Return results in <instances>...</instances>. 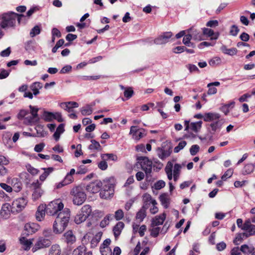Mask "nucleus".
I'll return each instance as SVG.
<instances>
[{
    "mask_svg": "<svg viewBox=\"0 0 255 255\" xmlns=\"http://www.w3.org/2000/svg\"><path fill=\"white\" fill-rule=\"evenodd\" d=\"M70 212L65 208L58 213L53 225V232L55 234L62 233L67 227L70 218Z\"/></svg>",
    "mask_w": 255,
    "mask_h": 255,
    "instance_id": "1",
    "label": "nucleus"
},
{
    "mask_svg": "<svg viewBox=\"0 0 255 255\" xmlns=\"http://www.w3.org/2000/svg\"><path fill=\"white\" fill-rule=\"evenodd\" d=\"M111 179H105L103 181L102 189L100 193V196L104 199H110L114 194V184L111 182Z\"/></svg>",
    "mask_w": 255,
    "mask_h": 255,
    "instance_id": "2",
    "label": "nucleus"
},
{
    "mask_svg": "<svg viewBox=\"0 0 255 255\" xmlns=\"http://www.w3.org/2000/svg\"><path fill=\"white\" fill-rule=\"evenodd\" d=\"M64 205L60 200H56L49 203L46 207V213L50 216L58 215L60 212H62Z\"/></svg>",
    "mask_w": 255,
    "mask_h": 255,
    "instance_id": "3",
    "label": "nucleus"
},
{
    "mask_svg": "<svg viewBox=\"0 0 255 255\" xmlns=\"http://www.w3.org/2000/svg\"><path fill=\"white\" fill-rule=\"evenodd\" d=\"M73 197L74 204L76 205H82L86 199V195L81 188L76 187L72 188L70 192Z\"/></svg>",
    "mask_w": 255,
    "mask_h": 255,
    "instance_id": "4",
    "label": "nucleus"
},
{
    "mask_svg": "<svg viewBox=\"0 0 255 255\" xmlns=\"http://www.w3.org/2000/svg\"><path fill=\"white\" fill-rule=\"evenodd\" d=\"M137 160L141 169L145 172L146 176L148 177L152 171V161L146 157H139L137 158Z\"/></svg>",
    "mask_w": 255,
    "mask_h": 255,
    "instance_id": "5",
    "label": "nucleus"
},
{
    "mask_svg": "<svg viewBox=\"0 0 255 255\" xmlns=\"http://www.w3.org/2000/svg\"><path fill=\"white\" fill-rule=\"evenodd\" d=\"M27 200L24 197L19 198L14 200L11 205V211L19 212L26 206Z\"/></svg>",
    "mask_w": 255,
    "mask_h": 255,
    "instance_id": "6",
    "label": "nucleus"
},
{
    "mask_svg": "<svg viewBox=\"0 0 255 255\" xmlns=\"http://www.w3.org/2000/svg\"><path fill=\"white\" fill-rule=\"evenodd\" d=\"M30 110V115L26 117L25 119L24 123L26 125H31L35 123H36L39 120L38 117L37 112L38 111V108L33 107L31 105L29 106Z\"/></svg>",
    "mask_w": 255,
    "mask_h": 255,
    "instance_id": "7",
    "label": "nucleus"
},
{
    "mask_svg": "<svg viewBox=\"0 0 255 255\" xmlns=\"http://www.w3.org/2000/svg\"><path fill=\"white\" fill-rule=\"evenodd\" d=\"M30 188L32 191V198L35 201L38 199L43 194V190L41 188V184L37 180L33 182L30 185Z\"/></svg>",
    "mask_w": 255,
    "mask_h": 255,
    "instance_id": "8",
    "label": "nucleus"
},
{
    "mask_svg": "<svg viewBox=\"0 0 255 255\" xmlns=\"http://www.w3.org/2000/svg\"><path fill=\"white\" fill-rule=\"evenodd\" d=\"M172 36L171 32H164L154 40V43L157 45L165 44L168 42Z\"/></svg>",
    "mask_w": 255,
    "mask_h": 255,
    "instance_id": "9",
    "label": "nucleus"
},
{
    "mask_svg": "<svg viewBox=\"0 0 255 255\" xmlns=\"http://www.w3.org/2000/svg\"><path fill=\"white\" fill-rule=\"evenodd\" d=\"M38 230V225L34 223H27L25 225L22 233L23 236H27L35 233Z\"/></svg>",
    "mask_w": 255,
    "mask_h": 255,
    "instance_id": "10",
    "label": "nucleus"
},
{
    "mask_svg": "<svg viewBox=\"0 0 255 255\" xmlns=\"http://www.w3.org/2000/svg\"><path fill=\"white\" fill-rule=\"evenodd\" d=\"M15 17H1L0 18V25L1 27H12L15 22Z\"/></svg>",
    "mask_w": 255,
    "mask_h": 255,
    "instance_id": "11",
    "label": "nucleus"
},
{
    "mask_svg": "<svg viewBox=\"0 0 255 255\" xmlns=\"http://www.w3.org/2000/svg\"><path fill=\"white\" fill-rule=\"evenodd\" d=\"M103 185V182H102L100 181H96L92 182L87 185V190L88 191L92 193H96L100 190Z\"/></svg>",
    "mask_w": 255,
    "mask_h": 255,
    "instance_id": "12",
    "label": "nucleus"
},
{
    "mask_svg": "<svg viewBox=\"0 0 255 255\" xmlns=\"http://www.w3.org/2000/svg\"><path fill=\"white\" fill-rule=\"evenodd\" d=\"M51 244V241L50 239H46L44 237H40L35 244V248L39 250L42 248H46L50 246Z\"/></svg>",
    "mask_w": 255,
    "mask_h": 255,
    "instance_id": "13",
    "label": "nucleus"
},
{
    "mask_svg": "<svg viewBox=\"0 0 255 255\" xmlns=\"http://www.w3.org/2000/svg\"><path fill=\"white\" fill-rule=\"evenodd\" d=\"M142 201L143 202V205L142 207L148 209L150 204H157V202L155 200L152 198L151 195L147 193H145L142 196Z\"/></svg>",
    "mask_w": 255,
    "mask_h": 255,
    "instance_id": "14",
    "label": "nucleus"
},
{
    "mask_svg": "<svg viewBox=\"0 0 255 255\" xmlns=\"http://www.w3.org/2000/svg\"><path fill=\"white\" fill-rule=\"evenodd\" d=\"M220 115L217 113H207L204 115V121L205 122L218 121L220 120Z\"/></svg>",
    "mask_w": 255,
    "mask_h": 255,
    "instance_id": "15",
    "label": "nucleus"
},
{
    "mask_svg": "<svg viewBox=\"0 0 255 255\" xmlns=\"http://www.w3.org/2000/svg\"><path fill=\"white\" fill-rule=\"evenodd\" d=\"M171 151L172 150L170 147L168 149L158 147L157 149V155L161 159H164L168 157L170 155Z\"/></svg>",
    "mask_w": 255,
    "mask_h": 255,
    "instance_id": "16",
    "label": "nucleus"
},
{
    "mask_svg": "<svg viewBox=\"0 0 255 255\" xmlns=\"http://www.w3.org/2000/svg\"><path fill=\"white\" fill-rule=\"evenodd\" d=\"M242 229L248 231V237L255 234V225L252 224L249 220L245 222Z\"/></svg>",
    "mask_w": 255,
    "mask_h": 255,
    "instance_id": "17",
    "label": "nucleus"
},
{
    "mask_svg": "<svg viewBox=\"0 0 255 255\" xmlns=\"http://www.w3.org/2000/svg\"><path fill=\"white\" fill-rule=\"evenodd\" d=\"M11 209V206L8 203L4 204L0 212V215L4 219L8 218L10 215V209Z\"/></svg>",
    "mask_w": 255,
    "mask_h": 255,
    "instance_id": "18",
    "label": "nucleus"
},
{
    "mask_svg": "<svg viewBox=\"0 0 255 255\" xmlns=\"http://www.w3.org/2000/svg\"><path fill=\"white\" fill-rule=\"evenodd\" d=\"M166 218V215L164 213L162 215L157 216L152 220L151 226L152 227H156L160 225H162Z\"/></svg>",
    "mask_w": 255,
    "mask_h": 255,
    "instance_id": "19",
    "label": "nucleus"
},
{
    "mask_svg": "<svg viewBox=\"0 0 255 255\" xmlns=\"http://www.w3.org/2000/svg\"><path fill=\"white\" fill-rule=\"evenodd\" d=\"M46 207L43 205H40L37 209L35 214L36 218L37 221H41L43 220L46 212Z\"/></svg>",
    "mask_w": 255,
    "mask_h": 255,
    "instance_id": "20",
    "label": "nucleus"
},
{
    "mask_svg": "<svg viewBox=\"0 0 255 255\" xmlns=\"http://www.w3.org/2000/svg\"><path fill=\"white\" fill-rule=\"evenodd\" d=\"M8 162V160L4 156L0 155V176H3L6 173L7 170L3 165H6Z\"/></svg>",
    "mask_w": 255,
    "mask_h": 255,
    "instance_id": "21",
    "label": "nucleus"
},
{
    "mask_svg": "<svg viewBox=\"0 0 255 255\" xmlns=\"http://www.w3.org/2000/svg\"><path fill=\"white\" fill-rule=\"evenodd\" d=\"M203 33L204 35L210 37L211 40H216L219 37L218 33H215L213 30L208 28L203 29Z\"/></svg>",
    "mask_w": 255,
    "mask_h": 255,
    "instance_id": "22",
    "label": "nucleus"
},
{
    "mask_svg": "<svg viewBox=\"0 0 255 255\" xmlns=\"http://www.w3.org/2000/svg\"><path fill=\"white\" fill-rule=\"evenodd\" d=\"M125 224L123 222H119L113 228V232L115 238L117 239L121 234L124 228Z\"/></svg>",
    "mask_w": 255,
    "mask_h": 255,
    "instance_id": "23",
    "label": "nucleus"
},
{
    "mask_svg": "<svg viewBox=\"0 0 255 255\" xmlns=\"http://www.w3.org/2000/svg\"><path fill=\"white\" fill-rule=\"evenodd\" d=\"M66 242L68 244H72L76 241V238L72 232L70 230L67 231L64 234Z\"/></svg>",
    "mask_w": 255,
    "mask_h": 255,
    "instance_id": "24",
    "label": "nucleus"
},
{
    "mask_svg": "<svg viewBox=\"0 0 255 255\" xmlns=\"http://www.w3.org/2000/svg\"><path fill=\"white\" fill-rule=\"evenodd\" d=\"M25 236L20 237L19 240L20 243L23 246L24 250H28L30 249L32 242L31 241L27 240Z\"/></svg>",
    "mask_w": 255,
    "mask_h": 255,
    "instance_id": "25",
    "label": "nucleus"
},
{
    "mask_svg": "<svg viewBox=\"0 0 255 255\" xmlns=\"http://www.w3.org/2000/svg\"><path fill=\"white\" fill-rule=\"evenodd\" d=\"M30 88L33 95L36 96L39 94V90L42 88V84L38 82H35L30 86Z\"/></svg>",
    "mask_w": 255,
    "mask_h": 255,
    "instance_id": "26",
    "label": "nucleus"
},
{
    "mask_svg": "<svg viewBox=\"0 0 255 255\" xmlns=\"http://www.w3.org/2000/svg\"><path fill=\"white\" fill-rule=\"evenodd\" d=\"M255 248L253 246H248L247 245H242L240 247V251L245 255L252 254L254 251Z\"/></svg>",
    "mask_w": 255,
    "mask_h": 255,
    "instance_id": "27",
    "label": "nucleus"
},
{
    "mask_svg": "<svg viewBox=\"0 0 255 255\" xmlns=\"http://www.w3.org/2000/svg\"><path fill=\"white\" fill-rule=\"evenodd\" d=\"M159 200L161 205L165 208H167L169 204V198L167 194L164 193L159 196Z\"/></svg>",
    "mask_w": 255,
    "mask_h": 255,
    "instance_id": "28",
    "label": "nucleus"
},
{
    "mask_svg": "<svg viewBox=\"0 0 255 255\" xmlns=\"http://www.w3.org/2000/svg\"><path fill=\"white\" fill-rule=\"evenodd\" d=\"M221 50L224 53L229 55H231V56L235 55L237 53V49L236 48H232L228 49L225 45H223L221 47Z\"/></svg>",
    "mask_w": 255,
    "mask_h": 255,
    "instance_id": "29",
    "label": "nucleus"
},
{
    "mask_svg": "<svg viewBox=\"0 0 255 255\" xmlns=\"http://www.w3.org/2000/svg\"><path fill=\"white\" fill-rule=\"evenodd\" d=\"M60 247L57 244L52 245L49 251V255H60Z\"/></svg>",
    "mask_w": 255,
    "mask_h": 255,
    "instance_id": "30",
    "label": "nucleus"
},
{
    "mask_svg": "<svg viewBox=\"0 0 255 255\" xmlns=\"http://www.w3.org/2000/svg\"><path fill=\"white\" fill-rule=\"evenodd\" d=\"M102 234L101 233H98L97 234L91 241V248L96 247L98 244L101 240Z\"/></svg>",
    "mask_w": 255,
    "mask_h": 255,
    "instance_id": "31",
    "label": "nucleus"
},
{
    "mask_svg": "<svg viewBox=\"0 0 255 255\" xmlns=\"http://www.w3.org/2000/svg\"><path fill=\"white\" fill-rule=\"evenodd\" d=\"M223 124V120L221 119L217 121L216 122L211 123L210 125L212 131H216L217 129H220Z\"/></svg>",
    "mask_w": 255,
    "mask_h": 255,
    "instance_id": "32",
    "label": "nucleus"
},
{
    "mask_svg": "<svg viewBox=\"0 0 255 255\" xmlns=\"http://www.w3.org/2000/svg\"><path fill=\"white\" fill-rule=\"evenodd\" d=\"M146 208L142 207L140 210L137 213L136 218L137 220H139L140 222H142L146 217Z\"/></svg>",
    "mask_w": 255,
    "mask_h": 255,
    "instance_id": "33",
    "label": "nucleus"
},
{
    "mask_svg": "<svg viewBox=\"0 0 255 255\" xmlns=\"http://www.w3.org/2000/svg\"><path fill=\"white\" fill-rule=\"evenodd\" d=\"M86 247L84 246H80L74 250L72 252V255H85L86 253Z\"/></svg>",
    "mask_w": 255,
    "mask_h": 255,
    "instance_id": "34",
    "label": "nucleus"
},
{
    "mask_svg": "<svg viewBox=\"0 0 255 255\" xmlns=\"http://www.w3.org/2000/svg\"><path fill=\"white\" fill-rule=\"evenodd\" d=\"M43 169L44 170V172L39 177V179L42 182L44 181L46 179L49 174L53 171L54 168L53 167H49L47 168H43Z\"/></svg>",
    "mask_w": 255,
    "mask_h": 255,
    "instance_id": "35",
    "label": "nucleus"
},
{
    "mask_svg": "<svg viewBox=\"0 0 255 255\" xmlns=\"http://www.w3.org/2000/svg\"><path fill=\"white\" fill-rule=\"evenodd\" d=\"M202 124V122L201 121L195 123H191L189 128L194 132H197L201 128Z\"/></svg>",
    "mask_w": 255,
    "mask_h": 255,
    "instance_id": "36",
    "label": "nucleus"
},
{
    "mask_svg": "<svg viewBox=\"0 0 255 255\" xmlns=\"http://www.w3.org/2000/svg\"><path fill=\"white\" fill-rule=\"evenodd\" d=\"M80 212L88 218L92 212L91 207L89 205H85L82 207Z\"/></svg>",
    "mask_w": 255,
    "mask_h": 255,
    "instance_id": "37",
    "label": "nucleus"
},
{
    "mask_svg": "<svg viewBox=\"0 0 255 255\" xmlns=\"http://www.w3.org/2000/svg\"><path fill=\"white\" fill-rule=\"evenodd\" d=\"M91 144L89 146V149L90 150H101V145L98 141L95 140H91Z\"/></svg>",
    "mask_w": 255,
    "mask_h": 255,
    "instance_id": "38",
    "label": "nucleus"
},
{
    "mask_svg": "<svg viewBox=\"0 0 255 255\" xmlns=\"http://www.w3.org/2000/svg\"><path fill=\"white\" fill-rule=\"evenodd\" d=\"M87 218V217L80 212L76 216L75 218V222L77 224H79L85 221Z\"/></svg>",
    "mask_w": 255,
    "mask_h": 255,
    "instance_id": "39",
    "label": "nucleus"
},
{
    "mask_svg": "<svg viewBox=\"0 0 255 255\" xmlns=\"http://www.w3.org/2000/svg\"><path fill=\"white\" fill-rule=\"evenodd\" d=\"M192 38V35L191 34H188L184 35V37L183 39V43L185 45L189 47L191 46L193 47L194 44L190 42V40Z\"/></svg>",
    "mask_w": 255,
    "mask_h": 255,
    "instance_id": "40",
    "label": "nucleus"
},
{
    "mask_svg": "<svg viewBox=\"0 0 255 255\" xmlns=\"http://www.w3.org/2000/svg\"><path fill=\"white\" fill-rule=\"evenodd\" d=\"M244 237H248V234L246 233L238 234L233 241L234 244L238 245L239 244V242H242L243 240Z\"/></svg>",
    "mask_w": 255,
    "mask_h": 255,
    "instance_id": "41",
    "label": "nucleus"
},
{
    "mask_svg": "<svg viewBox=\"0 0 255 255\" xmlns=\"http://www.w3.org/2000/svg\"><path fill=\"white\" fill-rule=\"evenodd\" d=\"M101 158L103 160L111 159L113 161H116L117 156L113 153H105L101 155Z\"/></svg>",
    "mask_w": 255,
    "mask_h": 255,
    "instance_id": "42",
    "label": "nucleus"
},
{
    "mask_svg": "<svg viewBox=\"0 0 255 255\" xmlns=\"http://www.w3.org/2000/svg\"><path fill=\"white\" fill-rule=\"evenodd\" d=\"M43 235L44 238L46 239H50L51 241L54 238V235L50 229H47L43 230Z\"/></svg>",
    "mask_w": 255,
    "mask_h": 255,
    "instance_id": "43",
    "label": "nucleus"
},
{
    "mask_svg": "<svg viewBox=\"0 0 255 255\" xmlns=\"http://www.w3.org/2000/svg\"><path fill=\"white\" fill-rule=\"evenodd\" d=\"M29 114V113L28 111L25 110H21L19 111L17 117L19 120H23L24 122L25 121V118L28 116Z\"/></svg>",
    "mask_w": 255,
    "mask_h": 255,
    "instance_id": "44",
    "label": "nucleus"
},
{
    "mask_svg": "<svg viewBox=\"0 0 255 255\" xmlns=\"http://www.w3.org/2000/svg\"><path fill=\"white\" fill-rule=\"evenodd\" d=\"M81 112L83 116L90 115L92 113V109L90 106L88 105L86 107L82 108L81 110Z\"/></svg>",
    "mask_w": 255,
    "mask_h": 255,
    "instance_id": "45",
    "label": "nucleus"
},
{
    "mask_svg": "<svg viewBox=\"0 0 255 255\" xmlns=\"http://www.w3.org/2000/svg\"><path fill=\"white\" fill-rule=\"evenodd\" d=\"M145 130L144 129L141 128L139 131L132 136L133 138L135 140H139L141 138L145 135Z\"/></svg>",
    "mask_w": 255,
    "mask_h": 255,
    "instance_id": "46",
    "label": "nucleus"
},
{
    "mask_svg": "<svg viewBox=\"0 0 255 255\" xmlns=\"http://www.w3.org/2000/svg\"><path fill=\"white\" fill-rule=\"evenodd\" d=\"M41 29L39 26H35L30 31V35L32 37H34L36 35L39 34L40 33Z\"/></svg>",
    "mask_w": 255,
    "mask_h": 255,
    "instance_id": "47",
    "label": "nucleus"
},
{
    "mask_svg": "<svg viewBox=\"0 0 255 255\" xmlns=\"http://www.w3.org/2000/svg\"><path fill=\"white\" fill-rule=\"evenodd\" d=\"M192 28H190L188 30V32H192V36L195 40H200L201 39V34L198 32L196 30H194L192 31Z\"/></svg>",
    "mask_w": 255,
    "mask_h": 255,
    "instance_id": "48",
    "label": "nucleus"
},
{
    "mask_svg": "<svg viewBox=\"0 0 255 255\" xmlns=\"http://www.w3.org/2000/svg\"><path fill=\"white\" fill-rule=\"evenodd\" d=\"M43 117L44 120L47 122L51 121L54 119V114L48 112H45Z\"/></svg>",
    "mask_w": 255,
    "mask_h": 255,
    "instance_id": "49",
    "label": "nucleus"
},
{
    "mask_svg": "<svg viewBox=\"0 0 255 255\" xmlns=\"http://www.w3.org/2000/svg\"><path fill=\"white\" fill-rule=\"evenodd\" d=\"M186 144L187 143L185 141L182 140L180 141L178 143V145L177 146L175 147L174 149V152L175 153L178 152L180 150L182 149L185 146Z\"/></svg>",
    "mask_w": 255,
    "mask_h": 255,
    "instance_id": "50",
    "label": "nucleus"
},
{
    "mask_svg": "<svg viewBox=\"0 0 255 255\" xmlns=\"http://www.w3.org/2000/svg\"><path fill=\"white\" fill-rule=\"evenodd\" d=\"M233 174V170L231 168L228 169L222 176L223 180H226L227 178L231 177Z\"/></svg>",
    "mask_w": 255,
    "mask_h": 255,
    "instance_id": "51",
    "label": "nucleus"
},
{
    "mask_svg": "<svg viewBox=\"0 0 255 255\" xmlns=\"http://www.w3.org/2000/svg\"><path fill=\"white\" fill-rule=\"evenodd\" d=\"M199 149L200 147L199 145L197 144L193 145L190 149V154L192 155H196L199 152Z\"/></svg>",
    "mask_w": 255,
    "mask_h": 255,
    "instance_id": "52",
    "label": "nucleus"
},
{
    "mask_svg": "<svg viewBox=\"0 0 255 255\" xmlns=\"http://www.w3.org/2000/svg\"><path fill=\"white\" fill-rule=\"evenodd\" d=\"M165 185V183L163 180H159L154 184V187L156 190H160Z\"/></svg>",
    "mask_w": 255,
    "mask_h": 255,
    "instance_id": "53",
    "label": "nucleus"
},
{
    "mask_svg": "<svg viewBox=\"0 0 255 255\" xmlns=\"http://www.w3.org/2000/svg\"><path fill=\"white\" fill-rule=\"evenodd\" d=\"M124 212L122 209H119L116 211L115 214V218L117 220H120L124 217Z\"/></svg>",
    "mask_w": 255,
    "mask_h": 255,
    "instance_id": "54",
    "label": "nucleus"
},
{
    "mask_svg": "<svg viewBox=\"0 0 255 255\" xmlns=\"http://www.w3.org/2000/svg\"><path fill=\"white\" fill-rule=\"evenodd\" d=\"M102 255H112V250L110 248H100Z\"/></svg>",
    "mask_w": 255,
    "mask_h": 255,
    "instance_id": "55",
    "label": "nucleus"
},
{
    "mask_svg": "<svg viewBox=\"0 0 255 255\" xmlns=\"http://www.w3.org/2000/svg\"><path fill=\"white\" fill-rule=\"evenodd\" d=\"M221 62V59L219 57H216L212 59H211L209 63L210 65L212 66H214L216 65H218Z\"/></svg>",
    "mask_w": 255,
    "mask_h": 255,
    "instance_id": "56",
    "label": "nucleus"
},
{
    "mask_svg": "<svg viewBox=\"0 0 255 255\" xmlns=\"http://www.w3.org/2000/svg\"><path fill=\"white\" fill-rule=\"evenodd\" d=\"M26 168L27 171L33 175H36L38 173V170L37 169L31 166L30 165H27Z\"/></svg>",
    "mask_w": 255,
    "mask_h": 255,
    "instance_id": "57",
    "label": "nucleus"
},
{
    "mask_svg": "<svg viewBox=\"0 0 255 255\" xmlns=\"http://www.w3.org/2000/svg\"><path fill=\"white\" fill-rule=\"evenodd\" d=\"M160 230V229L159 227H152V229L150 230L151 236H152L153 237H157L159 233Z\"/></svg>",
    "mask_w": 255,
    "mask_h": 255,
    "instance_id": "58",
    "label": "nucleus"
},
{
    "mask_svg": "<svg viewBox=\"0 0 255 255\" xmlns=\"http://www.w3.org/2000/svg\"><path fill=\"white\" fill-rule=\"evenodd\" d=\"M239 31V29L238 27L235 25H233L231 27L230 33L233 36H236L238 34Z\"/></svg>",
    "mask_w": 255,
    "mask_h": 255,
    "instance_id": "59",
    "label": "nucleus"
},
{
    "mask_svg": "<svg viewBox=\"0 0 255 255\" xmlns=\"http://www.w3.org/2000/svg\"><path fill=\"white\" fill-rule=\"evenodd\" d=\"M254 169V166L252 164H248L244 167L245 172L247 174L251 173L253 171Z\"/></svg>",
    "mask_w": 255,
    "mask_h": 255,
    "instance_id": "60",
    "label": "nucleus"
},
{
    "mask_svg": "<svg viewBox=\"0 0 255 255\" xmlns=\"http://www.w3.org/2000/svg\"><path fill=\"white\" fill-rule=\"evenodd\" d=\"M133 94V91L131 88L126 89L124 92V96L128 99L131 98Z\"/></svg>",
    "mask_w": 255,
    "mask_h": 255,
    "instance_id": "61",
    "label": "nucleus"
},
{
    "mask_svg": "<svg viewBox=\"0 0 255 255\" xmlns=\"http://www.w3.org/2000/svg\"><path fill=\"white\" fill-rule=\"evenodd\" d=\"M186 66L189 69V71L191 73H192L193 72H198L199 71V69L195 65L189 64H187Z\"/></svg>",
    "mask_w": 255,
    "mask_h": 255,
    "instance_id": "62",
    "label": "nucleus"
},
{
    "mask_svg": "<svg viewBox=\"0 0 255 255\" xmlns=\"http://www.w3.org/2000/svg\"><path fill=\"white\" fill-rule=\"evenodd\" d=\"M173 164L171 162L168 161L165 166V171L166 173H172Z\"/></svg>",
    "mask_w": 255,
    "mask_h": 255,
    "instance_id": "63",
    "label": "nucleus"
},
{
    "mask_svg": "<svg viewBox=\"0 0 255 255\" xmlns=\"http://www.w3.org/2000/svg\"><path fill=\"white\" fill-rule=\"evenodd\" d=\"M241 252L239 247H235L232 249L230 254L231 255H242Z\"/></svg>",
    "mask_w": 255,
    "mask_h": 255,
    "instance_id": "64",
    "label": "nucleus"
}]
</instances>
